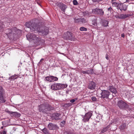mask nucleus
<instances>
[{
	"mask_svg": "<svg viewBox=\"0 0 134 134\" xmlns=\"http://www.w3.org/2000/svg\"><path fill=\"white\" fill-rule=\"evenodd\" d=\"M120 19H124L126 18L129 17L130 16V15L129 14H121L120 15Z\"/></svg>",
	"mask_w": 134,
	"mask_h": 134,
	"instance_id": "412c9836",
	"label": "nucleus"
},
{
	"mask_svg": "<svg viewBox=\"0 0 134 134\" xmlns=\"http://www.w3.org/2000/svg\"><path fill=\"white\" fill-rule=\"evenodd\" d=\"M63 38L65 39L71 41L75 40V38L73 34L71 32L67 31L64 33Z\"/></svg>",
	"mask_w": 134,
	"mask_h": 134,
	"instance_id": "423d86ee",
	"label": "nucleus"
},
{
	"mask_svg": "<svg viewBox=\"0 0 134 134\" xmlns=\"http://www.w3.org/2000/svg\"><path fill=\"white\" fill-rule=\"evenodd\" d=\"M40 31H38V33L43 35H47L48 33V29L46 27L44 28L40 27Z\"/></svg>",
	"mask_w": 134,
	"mask_h": 134,
	"instance_id": "9d476101",
	"label": "nucleus"
},
{
	"mask_svg": "<svg viewBox=\"0 0 134 134\" xmlns=\"http://www.w3.org/2000/svg\"><path fill=\"white\" fill-rule=\"evenodd\" d=\"M87 74H92L93 72L92 69H90L87 71Z\"/></svg>",
	"mask_w": 134,
	"mask_h": 134,
	"instance_id": "473e14b6",
	"label": "nucleus"
},
{
	"mask_svg": "<svg viewBox=\"0 0 134 134\" xmlns=\"http://www.w3.org/2000/svg\"><path fill=\"white\" fill-rule=\"evenodd\" d=\"M133 118H134V117Z\"/></svg>",
	"mask_w": 134,
	"mask_h": 134,
	"instance_id": "6e6d98bb",
	"label": "nucleus"
},
{
	"mask_svg": "<svg viewBox=\"0 0 134 134\" xmlns=\"http://www.w3.org/2000/svg\"><path fill=\"white\" fill-rule=\"evenodd\" d=\"M1 129H3V126H2V127H1Z\"/></svg>",
	"mask_w": 134,
	"mask_h": 134,
	"instance_id": "864d4df0",
	"label": "nucleus"
},
{
	"mask_svg": "<svg viewBox=\"0 0 134 134\" xmlns=\"http://www.w3.org/2000/svg\"><path fill=\"white\" fill-rule=\"evenodd\" d=\"M73 3L74 5H76L78 4V3L77 1L76 0H74L73 1Z\"/></svg>",
	"mask_w": 134,
	"mask_h": 134,
	"instance_id": "c9c22d12",
	"label": "nucleus"
},
{
	"mask_svg": "<svg viewBox=\"0 0 134 134\" xmlns=\"http://www.w3.org/2000/svg\"><path fill=\"white\" fill-rule=\"evenodd\" d=\"M125 2L124 3H120L119 6V10L120 9L121 11H126L127 9L128 5L126 4Z\"/></svg>",
	"mask_w": 134,
	"mask_h": 134,
	"instance_id": "4468645a",
	"label": "nucleus"
},
{
	"mask_svg": "<svg viewBox=\"0 0 134 134\" xmlns=\"http://www.w3.org/2000/svg\"><path fill=\"white\" fill-rule=\"evenodd\" d=\"M117 105L120 108L122 109H128L129 108V105L122 100L118 102Z\"/></svg>",
	"mask_w": 134,
	"mask_h": 134,
	"instance_id": "6e6552de",
	"label": "nucleus"
},
{
	"mask_svg": "<svg viewBox=\"0 0 134 134\" xmlns=\"http://www.w3.org/2000/svg\"><path fill=\"white\" fill-rule=\"evenodd\" d=\"M42 131L44 134H48L50 133L48 129L45 127L42 130Z\"/></svg>",
	"mask_w": 134,
	"mask_h": 134,
	"instance_id": "393cba45",
	"label": "nucleus"
},
{
	"mask_svg": "<svg viewBox=\"0 0 134 134\" xmlns=\"http://www.w3.org/2000/svg\"><path fill=\"white\" fill-rule=\"evenodd\" d=\"M92 112H88L87 113L83 116L82 120L84 122H86L88 121L92 115Z\"/></svg>",
	"mask_w": 134,
	"mask_h": 134,
	"instance_id": "ddd939ff",
	"label": "nucleus"
},
{
	"mask_svg": "<svg viewBox=\"0 0 134 134\" xmlns=\"http://www.w3.org/2000/svg\"><path fill=\"white\" fill-rule=\"evenodd\" d=\"M5 111L6 112L8 113L9 114H11H11H12V113H11L12 112V111H9L7 109L5 110Z\"/></svg>",
	"mask_w": 134,
	"mask_h": 134,
	"instance_id": "ea45409f",
	"label": "nucleus"
},
{
	"mask_svg": "<svg viewBox=\"0 0 134 134\" xmlns=\"http://www.w3.org/2000/svg\"><path fill=\"white\" fill-rule=\"evenodd\" d=\"M51 78L52 79V82L57 81L58 80V78L57 77L53 76H51Z\"/></svg>",
	"mask_w": 134,
	"mask_h": 134,
	"instance_id": "cd10ccee",
	"label": "nucleus"
},
{
	"mask_svg": "<svg viewBox=\"0 0 134 134\" xmlns=\"http://www.w3.org/2000/svg\"><path fill=\"white\" fill-rule=\"evenodd\" d=\"M61 123H62L63 125H64L65 123V121H63L61 122Z\"/></svg>",
	"mask_w": 134,
	"mask_h": 134,
	"instance_id": "49530a36",
	"label": "nucleus"
},
{
	"mask_svg": "<svg viewBox=\"0 0 134 134\" xmlns=\"http://www.w3.org/2000/svg\"><path fill=\"white\" fill-rule=\"evenodd\" d=\"M4 93V91L2 87H0V103H4L5 101L3 95Z\"/></svg>",
	"mask_w": 134,
	"mask_h": 134,
	"instance_id": "f8f14e48",
	"label": "nucleus"
},
{
	"mask_svg": "<svg viewBox=\"0 0 134 134\" xmlns=\"http://www.w3.org/2000/svg\"><path fill=\"white\" fill-rule=\"evenodd\" d=\"M129 2V0H126V2H125V3L126 2Z\"/></svg>",
	"mask_w": 134,
	"mask_h": 134,
	"instance_id": "3c124183",
	"label": "nucleus"
},
{
	"mask_svg": "<svg viewBox=\"0 0 134 134\" xmlns=\"http://www.w3.org/2000/svg\"><path fill=\"white\" fill-rule=\"evenodd\" d=\"M92 100L94 102L96 101L97 100V98L95 97H92Z\"/></svg>",
	"mask_w": 134,
	"mask_h": 134,
	"instance_id": "4c0bfd02",
	"label": "nucleus"
},
{
	"mask_svg": "<svg viewBox=\"0 0 134 134\" xmlns=\"http://www.w3.org/2000/svg\"><path fill=\"white\" fill-rule=\"evenodd\" d=\"M112 5L113 7H117V9L119 10V6L120 3H117L113 2V1L112 2Z\"/></svg>",
	"mask_w": 134,
	"mask_h": 134,
	"instance_id": "b1692460",
	"label": "nucleus"
},
{
	"mask_svg": "<svg viewBox=\"0 0 134 134\" xmlns=\"http://www.w3.org/2000/svg\"><path fill=\"white\" fill-rule=\"evenodd\" d=\"M102 24L104 27H106L108 26V21L104 19H102L101 20Z\"/></svg>",
	"mask_w": 134,
	"mask_h": 134,
	"instance_id": "6ab92c4d",
	"label": "nucleus"
},
{
	"mask_svg": "<svg viewBox=\"0 0 134 134\" xmlns=\"http://www.w3.org/2000/svg\"><path fill=\"white\" fill-rule=\"evenodd\" d=\"M92 12L93 13L100 16H102L104 14V11L102 9H100L98 8H96L95 9H93Z\"/></svg>",
	"mask_w": 134,
	"mask_h": 134,
	"instance_id": "1a4fd4ad",
	"label": "nucleus"
},
{
	"mask_svg": "<svg viewBox=\"0 0 134 134\" xmlns=\"http://www.w3.org/2000/svg\"><path fill=\"white\" fill-rule=\"evenodd\" d=\"M115 17L116 18H118L120 19V15H118L115 16Z\"/></svg>",
	"mask_w": 134,
	"mask_h": 134,
	"instance_id": "c03bdc74",
	"label": "nucleus"
},
{
	"mask_svg": "<svg viewBox=\"0 0 134 134\" xmlns=\"http://www.w3.org/2000/svg\"><path fill=\"white\" fill-rule=\"evenodd\" d=\"M80 31H86L87 30V28L83 27H81L80 29Z\"/></svg>",
	"mask_w": 134,
	"mask_h": 134,
	"instance_id": "2f4dec72",
	"label": "nucleus"
},
{
	"mask_svg": "<svg viewBox=\"0 0 134 134\" xmlns=\"http://www.w3.org/2000/svg\"><path fill=\"white\" fill-rule=\"evenodd\" d=\"M61 115L60 113H54L52 115V118L55 120H59L60 118L59 117Z\"/></svg>",
	"mask_w": 134,
	"mask_h": 134,
	"instance_id": "a211bd4d",
	"label": "nucleus"
},
{
	"mask_svg": "<svg viewBox=\"0 0 134 134\" xmlns=\"http://www.w3.org/2000/svg\"><path fill=\"white\" fill-rule=\"evenodd\" d=\"M55 5L59 7L60 9L63 12H65V9L67 8L66 5L62 2L59 3L56 2L55 3Z\"/></svg>",
	"mask_w": 134,
	"mask_h": 134,
	"instance_id": "9b49d317",
	"label": "nucleus"
},
{
	"mask_svg": "<svg viewBox=\"0 0 134 134\" xmlns=\"http://www.w3.org/2000/svg\"><path fill=\"white\" fill-rule=\"evenodd\" d=\"M110 126L108 125L107 127H104L103 128L102 130L101 131V132L102 133H104L110 127Z\"/></svg>",
	"mask_w": 134,
	"mask_h": 134,
	"instance_id": "bb28decb",
	"label": "nucleus"
},
{
	"mask_svg": "<svg viewBox=\"0 0 134 134\" xmlns=\"http://www.w3.org/2000/svg\"><path fill=\"white\" fill-rule=\"evenodd\" d=\"M7 133V131L5 130V129H4L3 131H2V132L1 133V134H6Z\"/></svg>",
	"mask_w": 134,
	"mask_h": 134,
	"instance_id": "58836bf2",
	"label": "nucleus"
},
{
	"mask_svg": "<svg viewBox=\"0 0 134 134\" xmlns=\"http://www.w3.org/2000/svg\"><path fill=\"white\" fill-rule=\"evenodd\" d=\"M4 26L3 22L0 21V32L3 30V29Z\"/></svg>",
	"mask_w": 134,
	"mask_h": 134,
	"instance_id": "a878e982",
	"label": "nucleus"
},
{
	"mask_svg": "<svg viewBox=\"0 0 134 134\" xmlns=\"http://www.w3.org/2000/svg\"><path fill=\"white\" fill-rule=\"evenodd\" d=\"M51 76H47L46 77L45 79L46 80L50 82H52V79H51Z\"/></svg>",
	"mask_w": 134,
	"mask_h": 134,
	"instance_id": "7c9ffc66",
	"label": "nucleus"
},
{
	"mask_svg": "<svg viewBox=\"0 0 134 134\" xmlns=\"http://www.w3.org/2000/svg\"><path fill=\"white\" fill-rule=\"evenodd\" d=\"M81 72L83 74H87V71H84L83 70H81Z\"/></svg>",
	"mask_w": 134,
	"mask_h": 134,
	"instance_id": "a19ab883",
	"label": "nucleus"
},
{
	"mask_svg": "<svg viewBox=\"0 0 134 134\" xmlns=\"http://www.w3.org/2000/svg\"><path fill=\"white\" fill-rule=\"evenodd\" d=\"M86 12H83V13L84 14H86Z\"/></svg>",
	"mask_w": 134,
	"mask_h": 134,
	"instance_id": "603ef678",
	"label": "nucleus"
},
{
	"mask_svg": "<svg viewBox=\"0 0 134 134\" xmlns=\"http://www.w3.org/2000/svg\"><path fill=\"white\" fill-rule=\"evenodd\" d=\"M74 20L76 23H85L87 22L86 20L83 18H78L77 19L75 18Z\"/></svg>",
	"mask_w": 134,
	"mask_h": 134,
	"instance_id": "f3484780",
	"label": "nucleus"
},
{
	"mask_svg": "<svg viewBox=\"0 0 134 134\" xmlns=\"http://www.w3.org/2000/svg\"><path fill=\"white\" fill-rule=\"evenodd\" d=\"M5 33L8 36L9 38H14L17 36V34L18 33L19 34L21 33V31L18 29L16 27L12 29H8L5 30Z\"/></svg>",
	"mask_w": 134,
	"mask_h": 134,
	"instance_id": "f03ea898",
	"label": "nucleus"
},
{
	"mask_svg": "<svg viewBox=\"0 0 134 134\" xmlns=\"http://www.w3.org/2000/svg\"><path fill=\"white\" fill-rule=\"evenodd\" d=\"M44 60V59L43 58L42 59L40 60V62L39 63H40L42 62V60Z\"/></svg>",
	"mask_w": 134,
	"mask_h": 134,
	"instance_id": "09e8293b",
	"label": "nucleus"
},
{
	"mask_svg": "<svg viewBox=\"0 0 134 134\" xmlns=\"http://www.w3.org/2000/svg\"><path fill=\"white\" fill-rule=\"evenodd\" d=\"M67 85L59 83L54 84L51 86V88L53 90H57L66 88Z\"/></svg>",
	"mask_w": 134,
	"mask_h": 134,
	"instance_id": "39448f33",
	"label": "nucleus"
},
{
	"mask_svg": "<svg viewBox=\"0 0 134 134\" xmlns=\"http://www.w3.org/2000/svg\"><path fill=\"white\" fill-rule=\"evenodd\" d=\"M102 92L100 93L101 97L103 99L106 98L110 99H112V96L110 92L108 90H103L102 91Z\"/></svg>",
	"mask_w": 134,
	"mask_h": 134,
	"instance_id": "0eeeda50",
	"label": "nucleus"
},
{
	"mask_svg": "<svg viewBox=\"0 0 134 134\" xmlns=\"http://www.w3.org/2000/svg\"><path fill=\"white\" fill-rule=\"evenodd\" d=\"M96 84L93 81L90 82L88 85V88L91 90H95L96 86Z\"/></svg>",
	"mask_w": 134,
	"mask_h": 134,
	"instance_id": "dca6fc26",
	"label": "nucleus"
},
{
	"mask_svg": "<svg viewBox=\"0 0 134 134\" xmlns=\"http://www.w3.org/2000/svg\"><path fill=\"white\" fill-rule=\"evenodd\" d=\"M105 58L107 60H109V58L108 57V55L107 54H106V55Z\"/></svg>",
	"mask_w": 134,
	"mask_h": 134,
	"instance_id": "37998d69",
	"label": "nucleus"
},
{
	"mask_svg": "<svg viewBox=\"0 0 134 134\" xmlns=\"http://www.w3.org/2000/svg\"><path fill=\"white\" fill-rule=\"evenodd\" d=\"M77 100V98H75L74 99H72L70 100V102L72 103H74L75 101Z\"/></svg>",
	"mask_w": 134,
	"mask_h": 134,
	"instance_id": "72a5a7b5",
	"label": "nucleus"
},
{
	"mask_svg": "<svg viewBox=\"0 0 134 134\" xmlns=\"http://www.w3.org/2000/svg\"><path fill=\"white\" fill-rule=\"evenodd\" d=\"M11 116H17V117H19L20 116V114L16 112H11Z\"/></svg>",
	"mask_w": 134,
	"mask_h": 134,
	"instance_id": "4be33fe9",
	"label": "nucleus"
},
{
	"mask_svg": "<svg viewBox=\"0 0 134 134\" xmlns=\"http://www.w3.org/2000/svg\"><path fill=\"white\" fill-rule=\"evenodd\" d=\"M92 24L96 26L97 25V21L96 20H94L92 21Z\"/></svg>",
	"mask_w": 134,
	"mask_h": 134,
	"instance_id": "f704fd0d",
	"label": "nucleus"
},
{
	"mask_svg": "<svg viewBox=\"0 0 134 134\" xmlns=\"http://www.w3.org/2000/svg\"><path fill=\"white\" fill-rule=\"evenodd\" d=\"M38 109L40 112L44 113H47L48 111L53 110L54 109L53 107L47 103L39 105Z\"/></svg>",
	"mask_w": 134,
	"mask_h": 134,
	"instance_id": "20e7f679",
	"label": "nucleus"
},
{
	"mask_svg": "<svg viewBox=\"0 0 134 134\" xmlns=\"http://www.w3.org/2000/svg\"><path fill=\"white\" fill-rule=\"evenodd\" d=\"M72 105L71 103H67L65 104L64 105V107L65 108H68Z\"/></svg>",
	"mask_w": 134,
	"mask_h": 134,
	"instance_id": "c756f323",
	"label": "nucleus"
},
{
	"mask_svg": "<svg viewBox=\"0 0 134 134\" xmlns=\"http://www.w3.org/2000/svg\"><path fill=\"white\" fill-rule=\"evenodd\" d=\"M48 127L50 130H56L59 129V127L57 125L52 123L48 124Z\"/></svg>",
	"mask_w": 134,
	"mask_h": 134,
	"instance_id": "2eb2a0df",
	"label": "nucleus"
},
{
	"mask_svg": "<svg viewBox=\"0 0 134 134\" xmlns=\"http://www.w3.org/2000/svg\"><path fill=\"white\" fill-rule=\"evenodd\" d=\"M126 126V125L124 124L120 125L119 127V128L121 130H123L125 128Z\"/></svg>",
	"mask_w": 134,
	"mask_h": 134,
	"instance_id": "c85d7f7f",
	"label": "nucleus"
},
{
	"mask_svg": "<svg viewBox=\"0 0 134 134\" xmlns=\"http://www.w3.org/2000/svg\"><path fill=\"white\" fill-rule=\"evenodd\" d=\"M112 1H113L114 0H111Z\"/></svg>",
	"mask_w": 134,
	"mask_h": 134,
	"instance_id": "5fc2aeb1",
	"label": "nucleus"
},
{
	"mask_svg": "<svg viewBox=\"0 0 134 134\" xmlns=\"http://www.w3.org/2000/svg\"><path fill=\"white\" fill-rule=\"evenodd\" d=\"M37 3L39 5H40V3L38 2L39 0H36Z\"/></svg>",
	"mask_w": 134,
	"mask_h": 134,
	"instance_id": "a18cd8bd",
	"label": "nucleus"
},
{
	"mask_svg": "<svg viewBox=\"0 0 134 134\" xmlns=\"http://www.w3.org/2000/svg\"><path fill=\"white\" fill-rule=\"evenodd\" d=\"M113 93V94H112V95L111 94V96H112V98H113V97H115L116 96V93Z\"/></svg>",
	"mask_w": 134,
	"mask_h": 134,
	"instance_id": "79ce46f5",
	"label": "nucleus"
},
{
	"mask_svg": "<svg viewBox=\"0 0 134 134\" xmlns=\"http://www.w3.org/2000/svg\"><path fill=\"white\" fill-rule=\"evenodd\" d=\"M5 122H6V121H3V122H2V124H3H3H4V123H5Z\"/></svg>",
	"mask_w": 134,
	"mask_h": 134,
	"instance_id": "8fccbe9b",
	"label": "nucleus"
},
{
	"mask_svg": "<svg viewBox=\"0 0 134 134\" xmlns=\"http://www.w3.org/2000/svg\"><path fill=\"white\" fill-rule=\"evenodd\" d=\"M108 11L110 13H111L113 10L111 7H110L108 8Z\"/></svg>",
	"mask_w": 134,
	"mask_h": 134,
	"instance_id": "e433bc0d",
	"label": "nucleus"
},
{
	"mask_svg": "<svg viewBox=\"0 0 134 134\" xmlns=\"http://www.w3.org/2000/svg\"><path fill=\"white\" fill-rule=\"evenodd\" d=\"M35 20H33L25 24V26L30 29L31 31H34L35 32H38L40 31V27L37 23H36Z\"/></svg>",
	"mask_w": 134,
	"mask_h": 134,
	"instance_id": "7ed1b4c3",
	"label": "nucleus"
},
{
	"mask_svg": "<svg viewBox=\"0 0 134 134\" xmlns=\"http://www.w3.org/2000/svg\"><path fill=\"white\" fill-rule=\"evenodd\" d=\"M18 77V75L15 74L14 75L10 77L9 79L10 80H14L17 79Z\"/></svg>",
	"mask_w": 134,
	"mask_h": 134,
	"instance_id": "5701e85b",
	"label": "nucleus"
},
{
	"mask_svg": "<svg viewBox=\"0 0 134 134\" xmlns=\"http://www.w3.org/2000/svg\"><path fill=\"white\" fill-rule=\"evenodd\" d=\"M121 36L123 38H124L125 37V35L123 33L121 34Z\"/></svg>",
	"mask_w": 134,
	"mask_h": 134,
	"instance_id": "de8ad7c7",
	"label": "nucleus"
},
{
	"mask_svg": "<svg viewBox=\"0 0 134 134\" xmlns=\"http://www.w3.org/2000/svg\"><path fill=\"white\" fill-rule=\"evenodd\" d=\"M109 90L113 93H117V91L115 88L112 86H109Z\"/></svg>",
	"mask_w": 134,
	"mask_h": 134,
	"instance_id": "aec40b11",
	"label": "nucleus"
},
{
	"mask_svg": "<svg viewBox=\"0 0 134 134\" xmlns=\"http://www.w3.org/2000/svg\"><path fill=\"white\" fill-rule=\"evenodd\" d=\"M27 39L29 41H32L37 45H39L43 43L44 41L38 35L34 34H28L26 35Z\"/></svg>",
	"mask_w": 134,
	"mask_h": 134,
	"instance_id": "f257e3e1",
	"label": "nucleus"
}]
</instances>
